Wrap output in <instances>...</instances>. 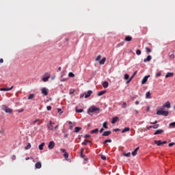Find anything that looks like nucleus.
Here are the masks:
<instances>
[{
	"instance_id": "f257e3e1",
	"label": "nucleus",
	"mask_w": 175,
	"mask_h": 175,
	"mask_svg": "<svg viewBox=\"0 0 175 175\" xmlns=\"http://www.w3.org/2000/svg\"><path fill=\"white\" fill-rule=\"evenodd\" d=\"M100 108H98L97 107H90L88 111V113L90 114V113H100Z\"/></svg>"
},
{
	"instance_id": "f03ea898",
	"label": "nucleus",
	"mask_w": 175,
	"mask_h": 175,
	"mask_svg": "<svg viewBox=\"0 0 175 175\" xmlns=\"http://www.w3.org/2000/svg\"><path fill=\"white\" fill-rule=\"evenodd\" d=\"M156 114L158 116H167L169 115L168 111H163L162 109H159L156 112Z\"/></svg>"
},
{
	"instance_id": "7ed1b4c3",
	"label": "nucleus",
	"mask_w": 175,
	"mask_h": 175,
	"mask_svg": "<svg viewBox=\"0 0 175 175\" xmlns=\"http://www.w3.org/2000/svg\"><path fill=\"white\" fill-rule=\"evenodd\" d=\"M50 77H51V74H50V72H47L44 74V77L42 78V80L44 82H47L49 81V79H50Z\"/></svg>"
},
{
	"instance_id": "20e7f679",
	"label": "nucleus",
	"mask_w": 175,
	"mask_h": 175,
	"mask_svg": "<svg viewBox=\"0 0 175 175\" xmlns=\"http://www.w3.org/2000/svg\"><path fill=\"white\" fill-rule=\"evenodd\" d=\"M53 124H54V123H53L52 120H50L49 124H47L49 131H53Z\"/></svg>"
},
{
	"instance_id": "39448f33",
	"label": "nucleus",
	"mask_w": 175,
	"mask_h": 175,
	"mask_svg": "<svg viewBox=\"0 0 175 175\" xmlns=\"http://www.w3.org/2000/svg\"><path fill=\"white\" fill-rule=\"evenodd\" d=\"M3 110L5 111V113H12V109L11 108H9V107H4Z\"/></svg>"
},
{
	"instance_id": "423d86ee",
	"label": "nucleus",
	"mask_w": 175,
	"mask_h": 175,
	"mask_svg": "<svg viewBox=\"0 0 175 175\" xmlns=\"http://www.w3.org/2000/svg\"><path fill=\"white\" fill-rule=\"evenodd\" d=\"M150 77V75H146L144 77V79H142V85H144L146 83V82L148 80V77Z\"/></svg>"
},
{
	"instance_id": "0eeeda50",
	"label": "nucleus",
	"mask_w": 175,
	"mask_h": 175,
	"mask_svg": "<svg viewBox=\"0 0 175 175\" xmlns=\"http://www.w3.org/2000/svg\"><path fill=\"white\" fill-rule=\"evenodd\" d=\"M92 93H93L92 90H88V93L85 92V93H84L85 98H89V97L91 96V94H92Z\"/></svg>"
},
{
	"instance_id": "6e6552de",
	"label": "nucleus",
	"mask_w": 175,
	"mask_h": 175,
	"mask_svg": "<svg viewBox=\"0 0 175 175\" xmlns=\"http://www.w3.org/2000/svg\"><path fill=\"white\" fill-rule=\"evenodd\" d=\"M163 107L170 109L171 107V104H170V101H167L166 103H165V104H163Z\"/></svg>"
},
{
	"instance_id": "1a4fd4ad",
	"label": "nucleus",
	"mask_w": 175,
	"mask_h": 175,
	"mask_svg": "<svg viewBox=\"0 0 175 175\" xmlns=\"http://www.w3.org/2000/svg\"><path fill=\"white\" fill-rule=\"evenodd\" d=\"M14 86H12V88H2L1 89H0L1 91H4V92H8V91H10L13 89Z\"/></svg>"
},
{
	"instance_id": "9d476101",
	"label": "nucleus",
	"mask_w": 175,
	"mask_h": 175,
	"mask_svg": "<svg viewBox=\"0 0 175 175\" xmlns=\"http://www.w3.org/2000/svg\"><path fill=\"white\" fill-rule=\"evenodd\" d=\"M48 91V89H46V88H43V89H42V94H44V96H47Z\"/></svg>"
},
{
	"instance_id": "9b49d317",
	"label": "nucleus",
	"mask_w": 175,
	"mask_h": 175,
	"mask_svg": "<svg viewBox=\"0 0 175 175\" xmlns=\"http://www.w3.org/2000/svg\"><path fill=\"white\" fill-rule=\"evenodd\" d=\"M152 59V56L150 55H148L146 58L144 59V62L146 63L148 62H150Z\"/></svg>"
},
{
	"instance_id": "f8f14e48",
	"label": "nucleus",
	"mask_w": 175,
	"mask_h": 175,
	"mask_svg": "<svg viewBox=\"0 0 175 175\" xmlns=\"http://www.w3.org/2000/svg\"><path fill=\"white\" fill-rule=\"evenodd\" d=\"M164 133V130H161V129H159V130H156V132H154V135H160V134H162Z\"/></svg>"
},
{
	"instance_id": "ddd939ff",
	"label": "nucleus",
	"mask_w": 175,
	"mask_h": 175,
	"mask_svg": "<svg viewBox=\"0 0 175 175\" xmlns=\"http://www.w3.org/2000/svg\"><path fill=\"white\" fill-rule=\"evenodd\" d=\"M55 142H51L49 143V148L50 150H51V149H53V148L55 147Z\"/></svg>"
},
{
	"instance_id": "4468645a",
	"label": "nucleus",
	"mask_w": 175,
	"mask_h": 175,
	"mask_svg": "<svg viewBox=\"0 0 175 175\" xmlns=\"http://www.w3.org/2000/svg\"><path fill=\"white\" fill-rule=\"evenodd\" d=\"M132 40H133V38L131 36H126V38H124V41L126 42H131Z\"/></svg>"
},
{
	"instance_id": "2eb2a0df",
	"label": "nucleus",
	"mask_w": 175,
	"mask_h": 175,
	"mask_svg": "<svg viewBox=\"0 0 175 175\" xmlns=\"http://www.w3.org/2000/svg\"><path fill=\"white\" fill-rule=\"evenodd\" d=\"M174 77V72H167L166 75H165V78H169V77Z\"/></svg>"
},
{
	"instance_id": "dca6fc26",
	"label": "nucleus",
	"mask_w": 175,
	"mask_h": 175,
	"mask_svg": "<svg viewBox=\"0 0 175 175\" xmlns=\"http://www.w3.org/2000/svg\"><path fill=\"white\" fill-rule=\"evenodd\" d=\"M137 72V71L134 72V74H133V76L130 77V79L127 81V82H126V83L127 84L129 83L132 81V79L134 78V77L136 75Z\"/></svg>"
},
{
	"instance_id": "f3484780",
	"label": "nucleus",
	"mask_w": 175,
	"mask_h": 175,
	"mask_svg": "<svg viewBox=\"0 0 175 175\" xmlns=\"http://www.w3.org/2000/svg\"><path fill=\"white\" fill-rule=\"evenodd\" d=\"M169 57L170 59H174L175 58L174 51H171V52L169 53Z\"/></svg>"
},
{
	"instance_id": "a211bd4d",
	"label": "nucleus",
	"mask_w": 175,
	"mask_h": 175,
	"mask_svg": "<svg viewBox=\"0 0 175 175\" xmlns=\"http://www.w3.org/2000/svg\"><path fill=\"white\" fill-rule=\"evenodd\" d=\"M111 134V131H108L104 132L103 134V136H104V137H108V136H109Z\"/></svg>"
},
{
	"instance_id": "6ab92c4d",
	"label": "nucleus",
	"mask_w": 175,
	"mask_h": 175,
	"mask_svg": "<svg viewBox=\"0 0 175 175\" xmlns=\"http://www.w3.org/2000/svg\"><path fill=\"white\" fill-rule=\"evenodd\" d=\"M139 150V148H135V150H134V151H133V153H131V154H133V156H135L137 154V151Z\"/></svg>"
},
{
	"instance_id": "aec40b11",
	"label": "nucleus",
	"mask_w": 175,
	"mask_h": 175,
	"mask_svg": "<svg viewBox=\"0 0 175 175\" xmlns=\"http://www.w3.org/2000/svg\"><path fill=\"white\" fill-rule=\"evenodd\" d=\"M99 132L98 129H95L94 130H92L90 132L91 134H98Z\"/></svg>"
},
{
	"instance_id": "412c9836",
	"label": "nucleus",
	"mask_w": 175,
	"mask_h": 175,
	"mask_svg": "<svg viewBox=\"0 0 175 175\" xmlns=\"http://www.w3.org/2000/svg\"><path fill=\"white\" fill-rule=\"evenodd\" d=\"M103 86L104 88H107L109 87V82L107 81H104Z\"/></svg>"
},
{
	"instance_id": "4be33fe9",
	"label": "nucleus",
	"mask_w": 175,
	"mask_h": 175,
	"mask_svg": "<svg viewBox=\"0 0 175 175\" xmlns=\"http://www.w3.org/2000/svg\"><path fill=\"white\" fill-rule=\"evenodd\" d=\"M130 131V128L129 127H124V129L123 130H122V133H124L126 132H129Z\"/></svg>"
},
{
	"instance_id": "5701e85b",
	"label": "nucleus",
	"mask_w": 175,
	"mask_h": 175,
	"mask_svg": "<svg viewBox=\"0 0 175 175\" xmlns=\"http://www.w3.org/2000/svg\"><path fill=\"white\" fill-rule=\"evenodd\" d=\"M35 166L37 169H40L42 167V163L40 162H38L36 163Z\"/></svg>"
},
{
	"instance_id": "b1692460",
	"label": "nucleus",
	"mask_w": 175,
	"mask_h": 175,
	"mask_svg": "<svg viewBox=\"0 0 175 175\" xmlns=\"http://www.w3.org/2000/svg\"><path fill=\"white\" fill-rule=\"evenodd\" d=\"M118 121V118L117 116H115L114 118H113L111 123L115 124Z\"/></svg>"
},
{
	"instance_id": "393cba45",
	"label": "nucleus",
	"mask_w": 175,
	"mask_h": 175,
	"mask_svg": "<svg viewBox=\"0 0 175 175\" xmlns=\"http://www.w3.org/2000/svg\"><path fill=\"white\" fill-rule=\"evenodd\" d=\"M106 62V57H103L101 60H100V64L104 65Z\"/></svg>"
},
{
	"instance_id": "a878e982",
	"label": "nucleus",
	"mask_w": 175,
	"mask_h": 175,
	"mask_svg": "<svg viewBox=\"0 0 175 175\" xmlns=\"http://www.w3.org/2000/svg\"><path fill=\"white\" fill-rule=\"evenodd\" d=\"M82 130V129H81V127H75V132L76 133H78L80 131H81Z\"/></svg>"
},
{
	"instance_id": "bb28decb",
	"label": "nucleus",
	"mask_w": 175,
	"mask_h": 175,
	"mask_svg": "<svg viewBox=\"0 0 175 175\" xmlns=\"http://www.w3.org/2000/svg\"><path fill=\"white\" fill-rule=\"evenodd\" d=\"M154 144H156L157 146H160L162 145V142L154 140Z\"/></svg>"
},
{
	"instance_id": "cd10ccee",
	"label": "nucleus",
	"mask_w": 175,
	"mask_h": 175,
	"mask_svg": "<svg viewBox=\"0 0 175 175\" xmlns=\"http://www.w3.org/2000/svg\"><path fill=\"white\" fill-rule=\"evenodd\" d=\"M146 98H148V99H150V98H151L150 92H146Z\"/></svg>"
},
{
	"instance_id": "c85d7f7f",
	"label": "nucleus",
	"mask_w": 175,
	"mask_h": 175,
	"mask_svg": "<svg viewBox=\"0 0 175 175\" xmlns=\"http://www.w3.org/2000/svg\"><path fill=\"white\" fill-rule=\"evenodd\" d=\"M105 93H106L105 90H103L102 92H99V93L98 94V96H101L104 95Z\"/></svg>"
},
{
	"instance_id": "c756f323",
	"label": "nucleus",
	"mask_w": 175,
	"mask_h": 175,
	"mask_svg": "<svg viewBox=\"0 0 175 175\" xmlns=\"http://www.w3.org/2000/svg\"><path fill=\"white\" fill-rule=\"evenodd\" d=\"M68 77L70 78H73L75 77V75L72 72H70L68 74Z\"/></svg>"
},
{
	"instance_id": "7c9ffc66",
	"label": "nucleus",
	"mask_w": 175,
	"mask_h": 175,
	"mask_svg": "<svg viewBox=\"0 0 175 175\" xmlns=\"http://www.w3.org/2000/svg\"><path fill=\"white\" fill-rule=\"evenodd\" d=\"M169 126L170 128H175V122H172V123H170Z\"/></svg>"
},
{
	"instance_id": "2f4dec72",
	"label": "nucleus",
	"mask_w": 175,
	"mask_h": 175,
	"mask_svg": "<svg viewBox=\"0 0 175 175\" xmlns=\"http://www.w3.org/2000/svg\"><path fill=\"white\" fill-rule=\"evenodd\" d=\"M45 144L44 143H42L40 146H39V149L40 150H43V147L44 146Z\"/></svg>"
},
{
	"instance_id": "473e14b6",
	"label": "nucleus",
	"mask_w": 175,
	"mask_h": 175,
	"mask_svg": "<svg viewBox=\"0 0 175 175\" xmlns=\"http://www.w3.org/2000/svg\"><path fill=\"white\" fill-rule=\"evenodd\" d=\"M107 124H108L107 122H105L103 124V128L105 129H108Z\"/></svg>"
},
{
	"instance_id": "72a5a7b5",
	"label": "nucleus",
	"mask_w": 175,
	"mask_h": 175,
	"mask_svg": "<svg viewBox=\"0 0 175 175\" xmlns=\"http://www.w3.org/2000/svg\"><path fill=\"white\" fill-rule=\"evenodd\" d=\"M31 144H27V146L25 148V149L26 150H29L30 148H31Z\"/></svg>"
},
{
	"instance_id": "f704fd0d",
	"label": "nucleus",
	"mask_w": 175,
	"mask_h": 175,
	"mask_svg": "<svg viewBox=\"0 0 175 175\" xmlns=\"http://www.w3.org/2000/svg\"><path fill=\"white\" fill-rule=\"evenodd\" d=\"M135 53L137 54V55H140L142 54V51L139 49H137Z\"/></svg>"
},
{
	"instance_id": "c9c22d12",
	"label": "nucleus",
	"mask_w": 175,
	"mask_h": 175,
	"mask_svg": "<svg viewBox=\"0 0 175 175\" xmlns=\"http://www.w3.org/2000/svg\"><path fill=\"white\" fill-rule=\"evenodd\" d=\"M91 142L90 141H88V140H85L84 142L82 143V145L83 146H87V143H90Z\"/></svg>"
},
{
	"instance_id": "e433bc0d",
	"label": "nucleus",
	"mask_w": 175,
	"mask_h": 175,
	"mask_svg": "<svg viewBox=\"0 0 175 175\" xmlns=\"http://www.w3.org/2000/svg\"><path fill=\"white\" fill-rule=\"evenodd\" d=\"M34 98V94H29L28 97V100H31Z\"/></svg>"
},
{
	"instance_id": "4c0bfd02",
	"label": "nucleus",
	"mask_w": 175,
	"mask_h": 175,
	"mask_svg": "<svg viewBox=\"0 0 175 175\" xmlns=\"http://www.w3.org/2000/svg\"><path fill=\"white\" fill-rule=\"evenodd\" d=\"M66 70L62 71L61 74V77L62 78L64 77V76H66Z\"/></svg>"
},
{
	"instance_id": "58836bf2",
	"label": "nucleus",
	"mask_w": 175,
	"mask_h": 175,
	"mask_svg": "<svg viewBox=\"0 0 175 175\" xmlns=\"http://www.w3.org/2000/svg\"><path fill=\"white\" fill-rule=\"evenodd\" d=\"M129 79V75L126 73L124 74V80H128Z\"/></svg>"
},
{
	"instance_id": "ea45409f",
	"label": "nucleus",
	"mask_w": 175,
	"mask_h": 175,
	"mask_svg": "<svg viewBox=\"0 0 175 175\" xmlns=\"http://www.w3.org/2000/svg\"><path fill=\"white\" fill-rule=\"evenodd\" d=\"M112 141L111 139H107L103 142V144H106L107 143H111Z\"/></svg>"
},
{
	"instance_id": "a19ab883",
	"label": "nucleus",
	"mask_w": 175,
	"mask_h": 175,
	"mask_svg": "<svg viewBox=\"0 0 175 175\" xmlns=\"http://www.w3.org/2000/svg\"><path fill=\"white\" fill-rule=\"evenodd\" d=\"M127 106L126 103H123V104H122V108L125 109Z\"/></svg>"
},
{
	"instance_id": "79ce46f5",
	"label": "nucleus",
	"mask_w": 175,
	"mask_h": 175,
	"mask_svg": "<svg viewBox=\"0 0 175 175\" xmlns=\"http://www.w3.org/2000/svg\"><path fill=\"white\" fill-rule=\"evenodd\" d=\"M64 157L67 159L68 158V154L66 152L64 154Z\"/></svg>"
},
{
	"instance_id": "37998d69",
	"label": "nucleus",
	"mask_w": 175,
	"mask_h": 175,
	"mask_svg": "<svg viewBox=\"0 0 175 175\" xmlns=\"http://www.w3.org/2000/svg\"><path fill=\"white\" fill-rule=\"evenodd\" d=\"M77 109H76V111H77V113H82L83 111V109H77V108H76Z\"/></svg>"
},
{
	"instance_id": "c03bdc74",
	"label": "nucleus",
	"mask_w": 175,
	"mask_h": 175,
	"mask_svg": "<svg viewBox=\"0 0 175 175\" xmlns=\"http://www.w3.org/2000/svg\"><path fill=\"white\" fill-rule=\"evenodd\" d=\"M4 133V130L1 126H0V134H3Z\"/></svg>"
},
{
	"instance_id": "a18cd8bd",
	"label": "nucleus",
	"mask_w": 175,
	"mask_h": 175,
	"mask_svg": "<svg viewBox=\"0 0 175 175\" xmlns=\"http://www.w3.org/2000/svg\"><path fill=\"white\" fill-rule=\"evenodd\" d=\"M101 57H102L101 55H98V57L96 58V62L99 61Z\"/></svg>"
},
{
	"instance_id": "49530a36",
	"label": "nucleus",
	"mask_w": 175,
	"mask_h": 175,
	"mask_svg": "<svg viewBox=\"0 0 175 175\" xmlns=\"http://www.w3.org/2000/svg\"><path fill=\"white\" fill-rule=\"evenodd\" d=\"M123 155H124V157H131V153H130V152H129V153H124Z\"/></svg>"
},
{
	"instance_id": "de8ad7c7",
	"label": "nucleus",
	"mask_w": 175,
	"mask_h": 175,
	"mask_svg": "<svg viewBox=\"0 0 175 175\" xmlns=\"http://www.w3.org/2000/svg\"><path fill=\"white\" fill-rule=\"evenodd\" d=\"M146 53H151V49L149 47H146Z\"/></svg>"
},
{
	"instance_id": "09e8293b",
	"label": "nucleus",
	"mask_w": 175,
	"mask_h": 175,
	"mask_svg": "<svg viewBox=\"0 0 175 175\" xmlns=\"http://www.w3.org/2000/svg\"><path fill=\"white\" fill-rule=\"evenodd\" d=\"M68 80V78H63L61 79V82H65V81H67Z\"/></svg>"
},
{
	"instance_id": "8fccbe9b",
	"label": "nucleus",
	"mask_w": 175,
	"mask_h": 175,
	"mask_svg": "<svg viewBox=\"0 0 175 175\" xmlns=\"http://www.w3.org/2000/svg\"><path fill=\"white\" fill-rule=\"evenodd\" d=\"M153 129H157L159 127V124H154V126H152Z\"/></svg>"
},
{
	"instance_id": "3c124183",
	"label": "nucleus",
	"mask_w": 175,
	"mask_h": 175,
	"mask_svg": "<svg viewBox=\"0 0 175 175\" xmlns=\"http://www.w3.org/2000/svg\"><path fill=\"white\" fill-rule=\"evenodd\" d=\"M174 145H175V143L172 142V143H170V144H168V146H169V147H172V146H174Z\"/></svg>"
},
{
	"instance_id": "603ef678",
	"label": "nucleus",
	"mask_w": 175,
	"mask_h": 175,
	"mask_svg": "<svg viewBox=\"0 0 175 175\" xmlns=\"http://www.w3.org/2000/svg\"><path fill=\"white\" fill-rule=\"evenodd\" d=\"M100 157L104 161H105L107 159V157L105 155H101Z\"/></svg>"
},
{
	"instance_id": "864d4df0",
	"label": "nucleus",
	"mask_w": 175,
	"mask_h": 175,
	"mask_svg": "<svg viewBox=\"0 0 175 175\" xmlns=\"http://www.w3.org/2000/svg\"><path fill=\"white\" fill-rule=\"evenodd\" d=\"M18 113H21V112H23L24 111V109L23 108H22L21 109H17L16 111Z\"/></svg>"
},
{
	"instance_id": "5fc2aeb1",
	"label": "nucleus",
	"mask_w": 175,
	"mask_h": 175,
	"mask_svg": "<svg viewBox=\"0 0 175 175\" xmlns=\"http://www.w3.org/2000/svg\"><path fill=\"white\" fill-rule=\"evenodd\" d=\"M46 109H47L48 111H51V109H52V107H51V105H48Z\"/></svg>"
},
{
	"instance_id": "6e6d98bb",
	"label": "nucleus",
	"mask_w": 175,
	"mask_h": 175,
	"mask_svg": "<svg viewBox=\"0 0 175 175\" xmlns=\"http://www.w3.org/2000/svg\"><path fill=\"white\" fill-rule=\"evenodd\" d=\"M38 122H40V119H36V120H34V122H33V124L35 125V124Z\"/></svg>"
},
{
	"instance_id": "4d7b16f0",
	"label": "nucleus",
	"mask_w": 175,
	"mask_h": 175,
	"mask_svg": "<svg viewBox=\"0 0 175 175\" xmlns=\"http://www.w3.org/2000/svg\"><path fill=\"white\" fill-rule=\"evenodd\" d=\"M157 120H155L154 122H150V124H154V125H156V124H157Z\"/></svg>"
},
{
	"instance_id": "13d9d810",
	"label": "nucleus",
	"mask_w": 175,
	"mask_h": 175,
	"mask_svg": "<svg viewBox=\"0 0 175 175\" xmlns=\"http://www.w3.org/2000/svg\"><path fill=\"white\" fill-rule=\"evenodd\" d=\"M58 113L60 114H62L63 113L61 108H58Z\"/></svg>"
},
{
	"instance_id": "bf43d9fd",
	"label": "nucleus",
	"mask_w": 175,
	"mask_h": 175,
	"mask_svg": "<svg viewBox=\"0 0 175 175\" xmlns=\"http://www.w3.org/2000/svg\"><path fill=\"white\" fill-rule=\"evenodd\" d=\"M161 75V72L156 73V77H160Z\"/></svg>"
},
{
	"instance_id": "052dcab7",
	"label": "nucleus",
	"mask_w": 175,
	"mask_h": 175,
	"mask_svg": "<svg viewBox=\"0 0 175 175\" xmlns=\"http://www.w3.org/2000/svg\"><path fill=\"white\" fill-rule=\"evenodd\" d=\"M16 159V157L15 155H13V156L12 157V159L13 161H14Z\"/></svg>"
},
{
	"instance_id": "680f3d73",
	"label": "nucleus",
	"mask_w": 175,
	"mask_h": 175,
	"mask_svg": "<svg viewBox=\"0 0 175 175\" xmlns=\"http://www.w3.org/2000/svg\"><path fill=\"white\" fill-rule=\"evenodd\" d=\"M91 137V136L89 135H85V139L89 138V137Z\"/></svg>"
},
{
	"instance_id": "e2e57ef3",
	"label": "nucleus",
	"mask_w": 175,
	"mask_h": 175,
	"mask_svg": "<svg viewBox=\"0 0 175 175\" xmlns=\"http://www.w3.org/2000/svg\"><path fill=\"white\" fill-rule=\"evenodd\" d=\"M61 152H62V153L66 152V150H64V149H61Z\"/></svg>"
},
{
	"instance_id": "0e129e2a",
	"label": "nucleus",
	"mask_w": 175,
	"mask_h": 175,
	"mask_svg": "<svg viewBox=\"0 0 175 175\" xmlns=\"http://www.w3.org/2000/svg\"><path fill=\"white\" fill-rule=\"evenodd\" d=\"M103 131H104V128L103 127H102L101 129H100V133H103Z\"/></svg>"
},
{
	"instance_id": "69168bd1",
	"label": "nucleus",
	"mask_w": 175,
	"mask_h": 175,
	"mask_svg": "<svg viewBox=\"0 0 175 175\" xmlns=\"http://www.w3.org/2000/svg\"><path fill=\"white\" fill-rule=\"evenodd\" d=\"M84 150H85L84 148H82V149L81 150V154H83Z\"/></svg>"
},
{
	"instance_id": "338daca9",
	"label": "nucleus",
	"mask_w": 175,
	"mask_h": 175,
	"mask_svg": "<svg viewBox=\"0 0 175 175\" xmlns=\"http://www.w3.org/2000/svg\"><path fill=\"white\" fill-rule=\"evenodd\" d=\"M64 137H65V138H68V134L66 133V134L64 135Z\"/></svg>"
},
{
	"instance_id": "774afa93",
	"label": "nucleus",
	"mask_w": 175,
	"mask_h": 175,
	"mask_svg": "<svg viewBox=\"0 0 175 175\" xmlns=\"http://www.w3.org/2000/svg\"><path fill=\"white\" fill-rule=\"evenodd\" d=\"M38 122V126L42 124V122H41L40 120V122Z\"/></svg>"
}]
</instances>
